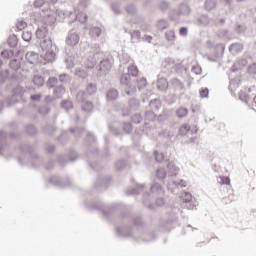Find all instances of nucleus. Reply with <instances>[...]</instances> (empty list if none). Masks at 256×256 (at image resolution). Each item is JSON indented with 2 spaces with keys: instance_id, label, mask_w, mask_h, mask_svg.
<instances>
[{
  "instance_id": "60",
  "label": "nucleus",
  "mask_w": 256,
  "mask_h": 256,
  "mask_svg": "<svg viewBox=\"0 0 256 256\" xmlns=\"http://www.w3.org/2000/svg\"><path fill=\"white\" fill-rule=\"evenodd\" d=\"M181 198L183 203H189V201H193V195L189 192H183Z\"/></svg>"
},
{
  "instance_id": "50",
  "label": "nucleus",
  "mask_w": 256,
  "mask_h": 256,
  "mask_svg": "<svg viewBox=\"0 0 256 256\" xmlns=\"http://www.w3.org/2000/svg\"><path fill=\"white\" fill-rule=\"evenodd\" d=\"M102 30L99 27H92L89 31V35L94 39L97 37H101Z\"/></svg>"
},
{
  "instance_id": "21",
  "label": "nucleus",
  "mask_w": 256,
  "mask_h": 256,
  "mask_svg": "<svg viewBox=\"0 0 256 256\" xmlns=\"http://www.w3.org/2000/svg\"><path fill=\"white\" fill-rule=\"evenodd\" d=\"M93 109H95V105L91 101H85L81 105V110L83 113H86L87 115H91L93 113Z\"/></svg>"
},
{
  "instance_id": "1",
  "label": "nucleus",
  "mask_w": 256,
  "mask_h": 256,
  "mask_svg": "<svg viewBox=\"0 0 256 256\" xmlns=\"http://www.w3.org/2000/svg\"><path fill=\"white\" fill-rule=\"evenodd\" d=\"M88 209H90V211H93V209L102 211V215L106 221H112L114 213H120L118 217V221H120V223H125V221L131 217L129 207L121 202L114 203L110 207H107L103 201L99 200L96 204L88 206Z\"/></svg>"
},
{
  "instance_id": "63",
  "label": "nucleus",
  "mask_w": 256,
  "mask_h": 256,
  "mask_svg": "<svg viewBox=\"0 0 256 256\" xmlns=\"http://www.w3.org/2000/svg\"><path fill=\"white\" fill-rule=\"evenodd\" d=\"M166 41H175V31L174 30H168L165 33Z\"/></svg>"
},
{
  "instance_id": "16",
  "label": "nucleus",
  "mask_w": 256,
  "mask_h": 256,
  "mask_svg": "<svg viewBox=\"0 0 256 256\" xmlns=\"http://www.w3.org/2000/svg\"><path fill=\"white\" fill-rule=\"evenodd\" d=\"M116 233H117L118 237L127 238V237H131V235H133V230H132L131 226H122V227L116 228Z\"/></svg>"
},
{
  "instance_id": "5",
  "label": "nucleus",
  "mask_w": 256,
  "mask_h": 256,
  "mask_svg": "<svg viewBox=\"0 0 256 256\" xmlns=\"http://www.w3.org/2000/svg\"><path fill=\"white\" fill-rule=\"evenodd\" d=\"M71 83V76L67 73H62L57 77H49L46 81L47 89H53L55 85H67Z\"/></svg>"
},
{
  "instance_id": "54",
  "label": "nucleus",
  "mask_w": 256,
  "mask_h": 256,
  "mask_svg": "<svg viewBox=\"0 0 256 256\" xmlns=\"http://www.w3.org/2000/svg\"><path fill=\"white\" fill-rule=\"evenodd\" d=\"M9 79V70H0V83H5Z\"/></svg>"
},
{
  "instance_id": "17",
  "label": "nucleus",
  "mask_w": 256,
  "mask_h": 256,
  "mask_svg": "<svg viewBox=\"0 0 256 256\" xmlns=\"http://www.w3.org/2000/svg\"><path fill=\"white\" fill-rule=\"evenodd\" d=\"M119 99V90L115 88H110L106 91V101L107 103H113Z\"/></svg>"
},
{
  "instance_id": "23",
  "label": "nucleus",
  "mask_w": 256,
  "mask_h": 256,
  "mask_svg": "<svg viewBox=\"0 0 256 256\" xmlns=\"http://www.w3.org/2000/svg\"><path fill=\"white\" fill-rule=\"evenodd\" d=\"M190 13H191V6H189V4L187 3L180 4L179 11L177 13L178 17L181 15L186 17L187 15H190Z\"/></svg>"
},
{
  "instance_id": "41",
  "label": "nucleus",
  "mask_w": 256,
  "mask_h": 256,
  "mask_svg": "<svg viewBox=\"0 0 256 256\" xmlns=\"http://www.w3.org/2000/svg\"><path fill=\"white\" fill-rule=\"evenodd\" d=\"M127 167V160L126 159H120L116 161L115 163V169L116 171H123Z\"/></svg>"
},
{
  "instance_id": "49",
  "label": "nucleus",
  "mask_w": 256,
  "mask_h": 256,
  "mask_svg": "<svg viewBox=\"0 0 256 256\" xmlns=\"http://www.w3.org/2000/svg\"><path fill=\"white\" fill-rule=\"evenodd\" d=\"M189 131H191V126L189 124H183L179 128V135H181L182 137H185V135H187Z\"/></svg>"
},
{
  "instance_id": "40",
  "label": "nucleus",
  "mask_w": 256,
  "mask_h": 256,
  "mask_svg": "<svg viewBox=\"0 0 256 256\" xmlns=\"http://www.w3.org/2000/svg\"><path fill=\"white\" fill-rule=\"evenodd\" d=\"M187 115H189V110L185 107H180L176 110V116L179 119H183V118L187 117Z\"/></svg>"
},
{
  "instance_id": "52",
  "label": "nucleus",
  "mask_w": 256,
  "mask_h": 256,
  "mask_svg": "<svg viewBox=\"0 0 256 256\" xmlns=\"http://www.w3.org/2000/svg\"><path fill=\"white\" fill-rule=\"evenodd\" d=\"M108 127L110 133H112V135H114L115 137H119L121 135V129H119L117 126L109 124Z\"/></svg>"
},
{
  "instance_id": "18",
  "label": "nucleus",
  "mask_w": 256,
  "mask_h": 256,
  "mask_svg": "<svg viewBox=\"0 0 256 256\" xmlns=\"http://www.w3.org/2000/svg\"><path fill=\"white\" fill-rule=\"evenodd\" d=\"M52 89L53 95L56 99H61L66 93V89L63 84H56Z\"/></svg>"
},
{
  "instance_id": "13",
  "label": "nucleus",
  "mask_w": 256,
  "mask_h": 256,
  "mask_svg": "<svg viewBox=\"0 0 256 256\" xmlns=\"http://www.w3.org/2000/svg\"><path fill=\"white\" fill-rule=\"evenodd\" d=\"M187 187V182L185 180H172L168 182L167 189L170 193H177V189H183Z\"/></svg>"
},
{
  "instance_id": "29",
  "label": "nucleus",
  "mask_w": 256,
  "mask_h": 256,
  "mask_svg": "<svg viewBox=\"0 0 256 256\" xmlns=\"http://www.w3.org/2000/svg\"><path fill=\"white\" fill-rule=\"evenodd\" d=\"M229 51L232 53V55H237L243 51V44L239 42L233 43L229 46Z\"/></svg>"
},
{
  "instance_id": "53",
  "label": "nucleus",
  "mask_w": 256,
  "mask_h": 256,
  "mask_svg": "<svg viewBox=\"0 0 256 256\" xmlns=\"http://www.w3.org/2000/svg\"><path fill=\"white\" fill-rule=\"evenodd\" d=\"M132 43H137L139 39H141V31L134 30L133 32H130Z\"/></svg>"
},
{
  "instance_id": "55",
  "label": "nucleus",
  "mask_w": 256,
  "mask_h": 256,
  "mask_svg": "<svg viewBox=\"0 0 256 256\" xmlns=\"http://www.w3.org/2000/svg\"><path fill=\"white\" fill-rule=\"evenodd\" d=\"M44 133L46 135H53L56 131L55 126L51 125V124H47L44 129H43Z\"/></svg>"
},
{
  "instance_id": "4",
  "label": "nucleus",
  "mask_w": 256,
  "mask_h": 256,
  "mask_svg": "<svg viewBox=\"0 0 256 256\" xmlns=\"http://www.w3.org/2000/svg\"><path fill=\"white\" fill-rule=\"evenodd\" d=\"M120 85L125 87V94L128 96H133L137 93V84L134 83L133 78L128 73H124L120 77Z\"/></svg>"
},
{
  "instance_id": "35",
  "label": "nucleus",
  "mask_w": 256,
  "mask_h": 256,
  "mask_svg": "<svg viewBox=\"0 0 256 256\" xmlns=\"http://www.w3.org/2000/svg\"><path fill=\"white\" fill-rule=\"evenodd\" d=\"M97 93V84L90 82L86 86V94H88L90 97Z\"/></svg>"
},
{
  "instance_id": "57",
  "label": "nucleus",
  "mask_w": 256,
  "mask_h": 256,
  "mask_svg": "<svg viewBox=\"0 0 256 256\" xmlns=\"http://www.w3.org/2000/svg\"><path fill=\"white\" fill-rule=\"evenodd\" d=\"M205 7H206L207 11H211V10L215 9V7H217V2H215V0H206Z\"/></svg>"
},
{
  "instance_id": "8",
  "label": "nucleus",
  "mask_w": 256,
  "mask_h": 256,
  "mask_svg": "<svg viewBox=\"0 0 256 256\" xmlns=\"http://www.w3.org/2000/svg\"><path fill=\"white\" fill-rule=\"evenodd\" d=\"M111 183V176H99L96 183L93 185V190L101 193L105 191L109 184Z\"/></svg>"
},
{
  "instance_id": "27",
  "label": "nucleus",
  "mask_w": 256,
  "mask_h": 256,
  "mask_svg": "<svg viewBox=\"0 0 256 256\" xmlns=\"http://www.w3.org/2000/svg\"><path fill=\"white\" fill-rule=\"evenodd\" d=\"M170 84L172 85V87H174L176 91H183V89H185V83H183L178 78H172L170 80Z\"/></svg>"
},
{
  "instance_id": "33",
  "label": "nucleus",
  "mask_w": 256,
  "mask_h": 256,
  "mask_svg": "<svg viewBox=\"0 0 256 256\" xmlns=\"http://www.w3.org/2000/svg\"><path fill=\"white\" fill-rule=\"evenodd\" d=\"M197 23L198 25L206 27V25H209L211 23V19H209V16L207 14H203L197 18Z\"/></svg>"
},
{
  "instance_id": "61",
  "label": "nucleus",
  "mask_w": 256,
  "mask_h": 256,
  "mask_svg": "<svg viewBox=\"0 0 256 256\" xmlns=\"http://www.w3.org/2000/svg\"><path fill=\"white\" fill-rule=\"evenodd\" d=\"M22 39L23 41H26V43H29V41L33 39V33H31V31H23Z\"/></svg>"
},
{
  "instance_id": "62",
  "label": "nucleus",
  "mask_w": 256,
  "mask_h": 256,
  "mask_svg": "<svg viewBox=\"0 0 256 256\" xmlns=\"http://www.w3.org/2000/svg\"><path fill=\"white\" fill-rule=\"evenodd\" d=\"M13 55H15V51L13 50H4L1 52V57H3L4 59H11Z\"/></svg>"
},
{
  "instance_id": "20",
  "label": "nucleus",
  "mask_w": 256,
  "mask_h": 256,
  "mask_svg": "<svg viewBox=\"0 0 256 256\" xmlns=\"http://www.w3.org/2000/svg\"><path fill=\"white\" fill-rule=\"evenodd\" d=\"M26 61L30 65H37L39 63V53L33 51L27 52Z\"/></svg>"
},
{
  "instance_id": "7",
  "label": "nucleus",
  "mask_w": 256,
  "mask_h": 256,
  "mask_svg": "<svg viewBox=\"0 0 256 256\" xmlns=\"http://www.w3.org/2000/svg\"><path fill=\"white\" fill-rule=\"evenodd\" d=\"M85 143H86V145H88V151L86 152V157L88 159H90L91 156L97 155V153H99V150H97V148L95 146H93L97 143V138L95 137V135L93 133L89 132L87 134Z\"/></svg>"
},
{
  "instance_id": "24",
  "label": "nucleus",
  "mask_w": 256,
  "mask_h": 256,
  "mask_svg": "<svg viewBox=\"0 0 256 256\" xmlns=\"http://www.w3.org/2000/svg\"><path fill=\"white\" fill-rule=\"evenodd\" d=\"M157 89L165 93L169 89V82L165 78H159L157 80Z\"/></svg>"
},
{
  "instance_id": "19",
  "label": "nucleus",
  "mask_w": 256,
  "mask_h": 256,
  "mask_svg": "<svg viewBox=\"0 0 256 256\" xmlns=\"http://www.w3.org/2000/svg\"><path fill=\"white\" fill-rule=\"evenodd\" d=\"M36 37L37 39H40V41H43L45 39H49V30L47 29V26H41L36 30Z\"/></svg>"
},
{
  "instance_id": "2",
  "label": "nucleus",
  "mask_w": 256,
  "mask_h": 256,
  "mask_svg": "<svg viewBox=\"0 0 256 256\" xmlns=\"http://www.w3.org/2000/svg\"><path fill=\"white\" fill-rule=\"evenodd\" d=\"M101 57H103L101 46H99V44L92 45L87 58L84 61L86 69H95V65H97V61L101 59Z\"/></svg>"
},
{
  "instance_id": "38",
  "label": "nucleus",
  "mask_w": 256,
  "mask_h": 256,
  "mask_svg": "<svg viewBox=\"0 0 256 256\" xmlns=\"http://www.w3.org/2000/svg\"><path fill=\"white\" fill-rule=\"evenodd\" d=\"M88 93L85 92V91H79L77 94H76V100L78 101V103H85V101H89L87 100V97H88Z\"/></svg>"
},
{
  "instance_id": "45",
  "label": "nucleus",
  "mask_w": 256,
  "mask_h": 256,
  "mask_svg": "<svg viewBox=\"0 0 256 256\" xmlns=\"http://www.w3.org/2000/svg\"><path fill=\"white\" fill-rule=\"evenodd\" d=\"M19 43V39L17 38V35L12 34L8 38V45L12 49L15 48V46Z\"/></svg>"
},
{
  "instance_id": "9",
  "label": "nucleus",
  "mask_w": 256,
  "mask_h": 256,
  "mask_svg": "<svg viewBox=\"0 0 256 256\" xmlns=\"http://www.w3.org/2000/svg\"><path fill=\"white\" fill-rule=\"evenodd\" d=\"M49 183L51 185H54V187H58L59 189H65V187H71V185H72L70 178H67L66 182H65L58 175L51 176L49 179Z\"/></svg>"
},
{
  "instance_id": "11",
  "label": "nucleus",
  "mask_w": 256,
  "mask_h": 256,
  "mask_svg": "<svg viewBox=\"0 0 256 256\" xmlns=\"http://www.w3.org/2000/svg\"><path fill=\"white\" fill-rule=\"evenodd\" d=\"M140 108H141V100L135 97L130 98L128 100L127 112H123L121 115L122 117H129V111H139Z\"/></svg>"
},
{
  "instance_id": "12",
  "label": "nucleus",
  "mask_w": 256,
  "mask_h": 256,
  "mask_svg": "<svg viewBox=\"0 0 256 256\" xmlns=\"http://www.w3.org/2000/svg\"><path fill=\"white\" fill-rule=\"evenodd\" d=\"M81 40V36L74 30H71L66 37V45L69 47H76L79 45V41Z\"/></svg>"
},
{
  "instance_id": "32",
  "label": "nucleus",
  "mask_w": 256,
  "mask_h": 256,
  "mask_svg": "<svg viewBox=\"0 0 256 256\" xmlns=\"http://www.w3.org/2000/svg\"><path fill=\"white\" fill-rule=\"evenodd\" d=\"M55 57H56V54L53 48L50 50H46L44 59L47 61V63H53V61H55Z\"/></svg>"
},
{
  "instance_id": "3",
  "label": "nucleus",
  "mask_w": 256,
  "mask_h": 256,
  "mask_svg": "<svg viewBox=\"0 0 256 256\" xmlns=\"http://www.w3.org/2000/svg\"><path fill=\"white\" fill-rule=\"evenodd\" d=\"M20 151L23 155H28L32 167H41L43 165V158L33 154V146L29 144H23L20 146Z\"/></svg>"
},
{
  "instance_id": "42",
  "label": "nucleus",
  "mask_w": 256,
  "mask_h": 256,
  "mask_svg": "<svg viewBox=\"0 0 256 256\" xmlns=\"http://www.w3.org/2000/svg\"><path fill=\"white\" fill-rule=\"evenodd\" d=\"M234 31L235 33H237V35H245V32L247 31V26H245L244 24H236L234 27Z\"/></svg>"
},
{
  "instance_id": "34",
  "label": "nucleus",
  "mask_w": 256,
  "mask_h": 256,
  "mask_svg": "<svg viewBox=\"0 0 256 256\" xmlns=\"http://www.w3.org/2000/svg\"><path fill=\"white\" fill-rule=\"evenodd\" d=\"M168 27L169 21H167L166 19H160L156 23V29H158V31H165V29H167Z\"/></svg>"
},
{
  "instance_id": "6",
  "label": "nucleus",
  "mask_w": 256,
  "mask_h": 256,
  "mask_svg": "<svg viewBox=\"0 0 256 256\" xmlns=\"http://www.w3.org/2000/svg\"><path fill=\"white\" fill-rule=\"evenodd\" d=\"M177 225H179V220L175 214L161 218L159 223V226L164 231H171V229H174V227H177Z\"/></svg>"
},
{
  "instance_id": "36",
  "label": "nucleus",
  "mask_w": 256,
  "mask_h": 256,
  "mask_svg": "<svg viewBox=\"0 0 256 256\" xmlns=\"http://www.w3.org/2000/svg\"><path fill=\"white\" fill-rule=\"evenodd\" d=\"M76 77H79L80 79H86V77L89 75L87 73V69L84 67H78L75 70Z\"/></svg>"
},
{
  "instance_id": "48",
  "label": "nucleus",
  "mask_w": 256,
  "mask_h": 256,
  "mask_svg": "<svg viewBox=\"0 0 256 256\" xmlns=\"http://www.w3.org/2000/svg\"><path fill=\"white\" fill-rule=\"evenodd\" d=\"M128 75H130L132 79H137V75H139V69L137 68V66H130L128 68Z\"/></svg>"
},
{
  "instance_id": "22",
  "label": "nucleus",
  "mask_w": 256,
  "mask_h": 256,
  "mask_svg": "<svg viewBox=\"0 0 256 256\" xmlns=\"http://www.w3.org/2000/svg\"><path fill=\"white\" fill-rule=\"evenodd\" d=\"M40 47L42 49V51H50L51 49H53V41L50 38H45L44 40H40Z\"/></svg>"
},
{
  "instance_id": "28",
  "label": "nucleus",
  "mask_w": 256,
  "mask_h": 256,
  "mask_svg": "<svg viewBox=\"0 0 256 256\" xmlns=\"http://www.w3.org/2000/svg\"><path fill=\"white\" fill-rule=\"evenodd\" d=\"M150 189L153 195H164L165 193V190H163V186H161V184H159L158 182H154Z\"/></svg>"
},
{
  "instance_id": "64",
  "label": "nucleus",
  "mask_w": 256,
  "mask_h": 256,
  "mask_svg": "<svg viewBox=\"0 0 256 256\" xmlns=\"http://www.w3.org/2000/svg\"><path fill=\"white\" fill-rule=\"evenodd\" d=\"M145 121H155V112L148 110L145 112Z\"/></svg>"
},
{
  "instance_id": "31",
  "label": "nucleus",
  "mask_w": 256,
  "mask_h": 256,
  "mask_svg": "<svg viewBox=\"0 0 256 256\" xmlns=\"http://www.w3.org/2000/svg\"><path fill=\"white\" fill-rule=\"evenodd\" d=\"M150 111L157 113L161 109V100L159 98H155L149 103Z\"/></svg>"
},
{
  "instance_id": "39",
  "label": "nucleus",
  "mask_w": 256,
  "mask_h": 256,
  "mask_svg": "<svg viewBox=\"0 0 256 256\" xmlns=\"http://www.w3.org/2000/svg\"><path fill=\"white\" fill-rule=\"evenodd\" d=\"M32 81L34 85L38 87H43V85H45V78H43L41 75H34Z\"/></svg>"
},
{
  "instance_id": "30",
  "label": "nucleus",
  "mask_w": 256,
  "mask_h": 256,
  "mask_svg": "<svg viewBox=\"0 0 256 256\" xmlns=\"http://www.w3.org/2000/svg\"><path fill=\"white\" fill-rule=\"evenodd\" d=\"M145 189L143 184H136V188H129L126 191V195H139Z\"/></svg>"
},
{
  "instance_id": "56",
  "label": "nucleus",
  "mask_w": 256,
  "mask_h": 256,
  "mask_svg": "<svg viewBox=\"0 0 256 256\" xmlns=\"http://www.w3.org/2000/svg\"><path fill=\"white\" fill-rule=\"evenodd\" d=\"M64 63L66 64V69H73V66L75 65L74 58L72 56L65 58Z\"/></svg>"
},
{
  "instance_id": "14",
  "label": "nucleus",
  "mask_w": 256,
  "mask_h": 256,
  "mask_svg": "<svg viewBox=\"0 0 256 256\" xmlns=\"http://www.w3.org/2000/svg\"><path fill=\"white\" fill-rule=\"evenodd\" d=\"M97 69L100 75H107V73L111 71V60H109L108 58L101 60Z\"/></svg>"
},
{
  "instance_id": "46",
  "label": "nucleus",
  "mask_w": 256,
  "mask_h": 256,
  "mask_svg": "<svg viewBox=\"0 0 256 256\" xmlns=\"http://www.w3.org/2000/svg\"><path fill=\"white\" fill-rule=\"evenodd\" d=\"M167 175L168 174H167V171L165 170V168H158L156 170V177L160 181H163L167 177Z\"/></svg>"
},
{
  "instance_id": "10",
  "label": "nucleus",
  "mask_w": 256,
  "mask_h": 256,
  "mask_svg": "<svg viewBox=\"0 0 256 256\" xmlns=\"http://www.w3.org/2000/svg\"><path fill=\"white\" fill-rule=\"evenodd\" d=\"M7 137L10 139H17L18 135L15 132H11L8 136L3 130L0 131V157L5 155V147H7Z\"/></svg>"
},
{
  "instance_id": "47",
  "label": "nucleus",
  "mask_w": 256,
  "mask_h": 256,
  "mask_svg": "<svg viewBox=\"0 0 256 256\" xmlns=\"http://www.w3.org/2000/svg\"><path fill=\"white\" fill-rule=\"evenodd\" d=\"M61 108L66 112L71 111L73 109V102L71 100H63L61 102Z\"/></svg>"
},
{
  "instance_id": "44",
  "label": "nucleus",
  "mask_w": 256,
  "mask_h": 256,
  "mask_svg": "<svg viewBox=\"0 0 256 256\" xmlns=\"http://www.w3.org/2000/svg\"><path fill=\"white\" fill-rule=\"evenodd\" d=\"M9 66L13 71H19L21 69V60L13 59L10 61Z\"/></svg>"
},
{
  "instance_id": "43",
  "label": "nucleus",
  "mask_w": 256,
  "mask_h": 256,
  "mask_svg": "<svg viewBox=\"0 0 256 256\" xmlns=\"http://www.w3.org/2000/svg\"><path fill=\"white\" fill-rule=\"evenodd\" d=\"M69 131L74 135V137H82L83 133H85V129L79 127L70 128Z\"/></svg>"
},
{
  "instance_id": "51",
  "label": "nucleus",
  "mask_w": 256,
  "mask_h": 256,
  "mask_svg": "<svg viewBox=\"0 0 256 256\" xmlns=\"http://www.w3.org/2000/svg\"><path fill=\"white\" fill-rule=\"evenodd\" d=\"M218 37H220V39H231V35L229 34V30L227 29H220L217 32Z\"/></svg>"
},
{
  "instance_id": "15",
  "label": "nucleus",
  "mask_w": 256,
  "mask_h": 256,
  "mask_svg": "<svg viewBox=\"0 0 256 256\" xmlns=\"http://www.w3.org/2000/svg\"><path fill=\"white\" fill-rule=\"evenodd\" d=\"M249 64V59L243 57V58H238L237 61L233 64L231 67V71L233 73H237V71H241L244 67H247Z\"/></svg>"
},
{
  "instance_id": "58",
  "label": "nucleus",
  "mask_w": 256,
  "mask_h": 256,
  "mask_svg": "<svg viewBox=\"0 0 256 256\" xmlns=\"http://www.w3.org/2000/svg\"><path fill=\"white\" fill-rule=\"evenodd\" d=\"M38 113H39L40 115H49V113H51V107H49V105L41 106V107L38 109Z\"/></svg>"
},
{
  "instance_id": "26",
  "label": "nucleus",
  "mask_w": 256,
  "mask_h": 256,
  "mask_svg": "<svg viewBox=\"0 0 256 256\" xmlns=\"http://www.w3.org/2000/svg\"><path fill=\"white\" fill-rule=\"evenodd\" d=\"M133 81L134 85H136V89H139V91L147 87V79L145 77L134 78Z\"/></svg>"
},
{
  "instance_id": "25",
  "label": "nucleus",
  "mask_w": 256,
  "mask_h": 256,
  "mask_svg": "<svg viewBox=\"0 0 256 256\" xmlns=\"http://www.w3.org/2000/svg\"><path fill=\"white\" fill-rule=\"evenodd\" d=\"M167 169H168V172H167L168 177H176V175H178L179 173V167H177V165H175V163L173 162L168 163Z\"/></svg>"
},
{
  "instance_id": "59",
  "label": "nucleus",
  "mask_w": 256,
  "mask_h": 256,
  "mask_svg": "<svg viewBox=\"0 0 256 256\" xmlns=\"http://www.w3.org/2000/svg\"><path fill=\"white\" fill-rule=\"evenodd\" d=\"M26 133H27V135H31V136L37 135V128L32 124L27 125L26 126Z\"/></svg>"
},
{
  "instance_id": "37",
  "label": "nucleus",
  "mask_w": 256,
  "mask_h": 256,
  "mask_svg": "<svg viewBox=\"0 0 256 256\" xmlns=\"http://www.w3.org/2000/svg\"><path fill=\"white\" fill-rule=\"evenodd\" d=\"M160 137H162V139H167L168 141H171V139H173V137H175V133H173V131L171 130H162L159 133Z\"/></svg>"
}]
</instances>
